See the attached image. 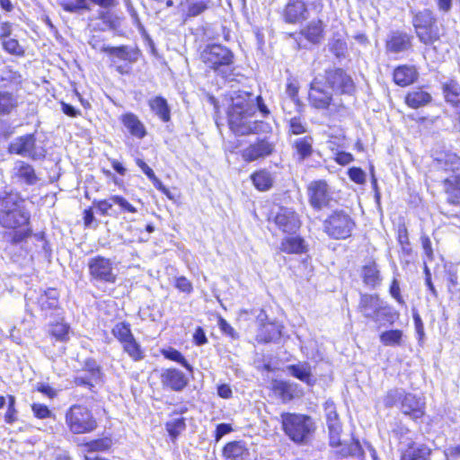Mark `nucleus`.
I'll list each match as a JSON object with an SVG mask.
<instances>
[{
    "label": "nucleus",
    "instance_id": "1",
    "mask_svg": "<svg viewBox=\"0 0 460 460\" xmlns=\"http://www.w3.org/2000/svg\"><path fill=\"white\" fill-rule=\"evenodd\" d=\"M30 213L24 207V200L16 192L0 194V226L10 232H4L2 242L16 245L25 241L31 234L28 226Z\"/></svg>",
    "mask_w": 460,
    "mask_h": 460
},
{
    "label": "nucleus",
    "instance_id": "2",
    "mask_svg": "<svg viewBox=\"0 0 460 460\" xmlns=\"http://www.w3.org/2000/svg\"><path fill=\"white\" fill-rule=\"evenodd\" d=\"M228 124L236 135L262 134L271 131V126L262 120H252L256 107L252 95L246 92H234L230 97Z\"/></svg>",
    "mask_w": 460,
    "mask_h": 460
},
{
    "label": "nucleus",
    "instance_id": "3",
    "mask_svg": "<svg viewBox=\"0 0 460 460\" xmlns=\"http://www.w3.org/2000/svg\"><path fill=\"white\" fill-rule=\"evenodd\" d=\"M358 312L375 323L385 321L393 324L399 317V313L394 310L376 294H361L358 305Z\"/></svg>",
    "mask_w": 460,
    "mask_h": 460
},
{
    "label": "nucleus",
    "instance_id": "4",
    "mask_svg": "<svg viewBox=\"0 0 460 460\" xmlns=\"http://www.w3.org/2000/svg\"><path fill=\"white\" fill-rule=\"evenodd\" d=\"M201 60L223 77L229 78L232 75L234 55L226 47L220 44L206 47L201 52Z\"/></svg>",
    "mask_w": 460,
    "mask_h": 460
},
{
    "label": "nucleus",
    "instance_id": "5",
    "mask_svg": "<svg viewBox=\"0 0 460 460\" xmlns=\"http://www.w3.org/2000/svg\"><path fill=\"white\" fill-rule=\"evenodd\" d=\"M66 424L73 434H85L97 428L92 411L83 404H74L66 412Z\"/></svg>",
    "mask_w": 460,
    "mask_h": 460
},
{
    "label": "nucleus",
    "instance_id": "6",
    "mask_svg": "<svg viewBox=\"0 0 460 460\" xmlns=\"http://www.w3.org/2000/svg\"><path fill=\"white\" fill-rule=\"evenodd\" d=\"M412 25L420 42L431 45L439 40V30L437 19L432 11L424 9L414 13Z\"/></svg>",
    "mask_w": 460,
    "mask_h": 460
},
{
    "label": "nucleus",
    "instance_id": "7",
    "mask_svg": "<svg viewBox=\"0 0 460 460\" xmlns=\"http://www.w3.org/2000/svg\"><path fill=\"white\" fill-rule=\"evenodd\" d=\"M355 226L347 212L335 210L323 221V231L333 239H346L351 235Z\"/></svg>",
    "mask_w": 460,
    "mask_h": 460
},
{
    "label": "nucleus",
    "instance_id": "8",
    "mask_svg": "<svg viewBox=\"0 0 460 460\" xmlns=\"http://www.w3.org/2000/svg\"><path fill=\"white\" fill-rule=\"evenodd\" d=\"M281 418L284 431L293 441L296 443L306 441L313 430L310 418L294 413H283Z\"/></svg>",
    "mask_w": 460,
    "mask_h": 460
},
{
    "label": "nucleus",
    "instance_id": "9",
    "mask_svg": "<svg viewBox=\"0 0 460 460\" xmlns=\"http://www.w3.org/2000/svg\"><path fill=\"white\" fill-rule=\"evenodd\" d=\"M8 153L37 161L46 156V150L38 146L34 134H26L15 137L8 146Z\"/></svg>",
    "mask_w": 460,
    "mask_h": 460
},
{
    "label": "nucleus",
    "instance_id": "10",
    "mask_svg": "<svg viewBox=\"0 0 460 460\" xmlns=\"http://www.w3.org/2000/svg\"><path fill=\"white\" fill-rule=\"evenodd\" d=\"M90 277L98 282L115 283L117 275L114 272L112 261L103 256L98 255L88 261Z\"/></svg>",
    "mask_w": 460,
    "mask_h": 460
},
{
    "label": "nucleus",
    "instance_id": "11",
    "mask_svg": "<svg viewBox=\"0 0 460 460\" xmlns=\"http://www.w3.org/2000/svg\"><path fill=\"white\" fill-rule=\"evenodd\" d=\"M327 84L322 75L315 76L310 84L308 99L316 109H327L332 101L333 92Z\"/></svg>",
    "mask_w": 460,
    "mask_h": 460
},
{
    "label": "nucleus",
    "instance_id": "12",
    "mask_svg": "<svg viewBox=\"0 0 460 460\" xmlns=\"http://www.w3.org/2000/svg\"><path fill=\"white\" fill-rule=\"evenodd\" d=\"M275 149L276 144L268 137L258 138L241 150V156L244 162L252 163L271 155Z\"/></svg>",
    "mask_w": 460,
    "mask_h": 460
},
{
    "label": "nucleus",
    "instance_id": "13",
    "mask_svg": "<svg viewBox=\"0 0 460 460\" xmlns=\"http://www.w3.org/2000/svg\"><path fill=\"white\" fill-rule=\"evenodd\" d=\"M323 76L332 92L351 93L354 91V83L351 77L341 68L327 69Z\"/></svg>",
    "mask_w": 460,
    "mask_h": 460
},
{
    "label": "nucleus",
    "instance_id": "14",
    "mask_svg": "<svg viewBox=\"0 0 460 460\" xmlns=\"http://www.w3.org/2000/svg\"><path fill=\"white\" fill-rule=\"evenodd\" d=\"M327 427L330 436V445L333 447H340L337 453L341 456H357L359 454L360 445L358 441L352 439L349 443H345L341 440V424H329Z\"/></svg>",
    "mask_w": 460,
    "mask_h": 460
},
{
    "label": "nucleus",
    "instance_id": "15",
    "mask_svg": "<svg viewBox=\"0 0 460 460\" xmlns=\"http://www.w3.org/2000/svg\"><path fill=\"white\" fill-rule=\"evenodd\" d=\"M11 177L15 183L27 186L35 185L40 180L34 167L22 160L14 163Z\"/></svg>",
    "mask_w": 460,
    "mask_h": 460
},
{
    "label": "nucleus",
    "instance_id": "16",
    "mask_svg": "<svg viewBox=\"0 0 460 460\" xmlns=\"http://www.w3.org/2000/svg\"><path fill=\"white\" fill-rule=\"evenodd\" d=\"M308 195L310 204L316 209L328 206L331 200L328 184L323 180L314 181L309 184Z\"/></svg>",
    "mask_w": 460,
    "mask_h": 460
},
{
    "label": "nucleus",
    "instance_id": "17",
    "mask_svg": "<svg viewBox=\"0 0 460 460\" xmlns=\"http://www.w3.org/2000/svg\"><path fill=\"white\" fill-rule=\"evenodd\" d=\"M274 222L284 233H295L301 225L298 215L292 208L284 207L279 208Z\"/></svg>",
    "mask_w": 460,
    "mask_h": 460
},
{
    "label": "nucleus",
    "instance_id": "18",
    "mask_svg": "<svg viewBox=\"0 0 460 460\" xmlns=\"http://www.w3.org/2000/svg\"><path fill=\"white\" fill-rule=\"evenodd\" d=\"M161 383L172 391H181L188 385V378L180 370L176 368H168L161 375Z\"/></svg>",
    "mask_w": 460,
    "mask_h": 460
},
{
    "label": "nucleus",
    "instance_id": "19",
    "mask_svg": "<svg viewBox=\"0 0 460 460\" xmlns=\"http://www.w3.org/2000/svg\"><path fill=\"white\" fill-rule=\"evenodd\" d=\"M424 402L411 394H405L401 402V411L413 420L424 415Z\"/></svg>",
    "mask_w": 460,
    "mask_h": 460
},
{
    "label": "nucleus",
    "instance_id": "20",
    "mask_svg": "<svg viewBox=\"0 0 460 460\" xmlns=\"http://www.w3.org/2000/svg\"><path fill=\"white\" fill-rule=\"evenodd\" d=\"M411 48V37L406 32L393 31L386 41V50L391 53H400Z\"/></svg>",
    "mask_w": 460,
    "mask_h": 460
},
{
    "label": "nucleus",
    "instance_id": "21",
    "mask_svg": "<svg viewBox=\"0 0 460 460\" xmlns=\"http://www.w3.org/2000/svg\"><path fill=\"white\" fill-rule=\"evenodd\" d=\"M22 82V75L8 66L0 69V90H8L17 93Z\"/></svg>",
    "mask_w": 460,
    "mask_h": 460
},
{
    "label": "nucleus",
    "instance_id": "22",
    "mask_svg": "<svg viewBox=\"0 0 460 460\" xmlns=\"http://www.w3.org/2000/svg\"><path fill=\"white\" fill-rule=\"evenodd\" d=\"M119 120L131 136L138 139L146 137V127L136 114L132 112L124 113L120 116Z\"/></svg>",
    "mask_w": 460,
    "mask_h": 460
},
{
    "label": "nucleus",
    "instance_id": "23",
    "mask_svg": "<svg viewBox=\"0 0 460 460\" xmlns=\"http://www.w3.org/2000/svg\"><path fill=\"white\" fill-rule=\"evenodd\" d=\"M117 0H74L62 4L64 10L69 13H76L80 10H90L91 4L102 8H110L116 4Z\"/></svg>",
    "mask_w": 460,
    "mask_h": 460
},
{
    "label": "nucleus",
    "instance_id": "24",
    "mask_svg": "<svg viewBox=\"0 0 460 460\" xmlns=\"http://www.w3.org/2000/svg\"><path fill=\"white\" fill-rule=\"evenodd\" d=\"M271 389L284 402L298 395L297 385L289 381L273 380Z\"/></svg>",
    "mask_w": 460,
    "mask_h": 460
},
{
    "label": "nucleus",
    "instance_id": "25",
    "mask_svg": "<svg viewBox=\"0 0 460 460\" xmlns=\"http://www.w3.org/2000/svg\"><path fill=\"white\" fill-rule=\"evenodd\" d=\"M288 374L300 381L304 382L307 385H314L316 379L312 374V367L307 362H299L298 364L288 365L287 367Z\"/></svg>",
    "mask_w": 460,
    "mask_h": 460
},
{
    "label": "nucleus",
    "instance_id": "26",
    "mask_svg": "<svg viewBox=\"0 0 460 460\" xmlns=\"http://www.w3.org/2000/svg\"><path fill=\"white\" fill-rule=\"evenodd\" d=\"M223 456L226 460H249L250 452L244 443L233 441L224 447Z\"/></svg>",
    "mask_w": 460,
    "mask_h": 460
},
{
    "label": "nucleus",
    "instance_id": "27",
    "mask_svg": "<svg viewBox=\"0 0 460 460\" xmlns=\"http://www.w3.org/2000/svg\"><path fill=\"white\" fill-rule=\"evenodd\" d=\"M418 72L413 66H399L394 71V81L397 85L407 86L416 81Z\"/></svg>",
    "mask_w": 460,
    "mask_h": 460
},
{
    "label": "nucleus",
    "instance_id": "28",
    "mask_svg": "<svg viewBox=\"0 0 460 460\" xmlns=\"http://www.w3.org/2000/svg\"><path fill=\"white\" fill-rule=\"evenodd\" d=\"M313 145L314 139L311 136L297 137L292 142V147L295 149L298 161H304L312 155Z\"/></svg>",
    "mask_w": 460,
    "mask_h": 460
},
{
    "label": "nucleus",
    "instance_id": "29",
    "mask_svg": "<svg viewBox=\"0 0 460 460\" xmlns=\"http://www.w3.org/2000/svg\"><path fill=\"white\" fill-rule=\"evenodd\" d=\"M431 450L425 445L411 443L402 451L401 460H426Z\"/></svg>",
    "mask_w": 460,
    "mask_h": 460
},
{
    "label": "nucleus",
    "instance_id": "30",
    "mask_svg": "<svg viewBox=\"0 0 460 460\" xmlns=\"http://www.w3.org/2000/svg\"><path fill=\"white\" fill-rule=\"evenodd\" d=\"M19 105V96L8 90H0V115L10 114Z\"/></svg>",
    "mask_w": 460,
    "mask_h": 460
},
{
    "label": "nucleus",
    "instance_id": "31",
    "mask_svg": "<svg viewBox=\"0 0 460 460\" xmlns=\"http://www.w3.org/2000/svg\"><path fill=\"white\" fill-rule=\"evenodd\" d=\"M208 3L209 0H181L180 5L188 17H195L208 9Z\"/></svg>",
    "mask_w": 460,
    "mask_h": 460
},
{
    "label": "nucleus",
    "instance_id": "32",
    "mask_svg": "<svg viewBox=\"0 0 460 460\" xmlns=\"http://www.w3.org/2000/svg\"><path fill=\"white\" fill-rule=\"evenodd\" d=\"M280 250L287 253H303L306 252V245L301 237L291 236L282 240Z\"/></svg>",
    "mask_w": 460,
    "mask_h": 460
},
{
    "label": "nucleus",
    "instance_id": "33",
    "mask_svg": "<svg viewBox=\"0 0 460 460\" xmlns=\"http://www.w3.org/2000/svg\"><path fill=\"white\" fill-rule=\"evenodd\" d=\"M431 95L429 93L418 89L410 92L406 95L405 102L409 107L412 109H417L431 102Z\"/></svg>",
    "mask_w": 460,
    "mask_h": 460
},
{
    "label": "nucleus",
    "instance_id": "34",
    "mask_svg": "<svg viewBox=\"0 0 460 460\" xmlns=\"http://www.w3.org/2000/svg\"><path fill=\"white\" fill-rule=\"evenodd\" d=\"M150 109L164 122L170 120L171 111L166 100L156 96L148 102Z\"/></svg>",
    "mask_w": 460,
    "mask_h": 460
},
{
    "label": "nucleus",
    "instance_id": "35",
    "mask_svg": "<svg viewBox=\"0 0 460 460\" xmlns=\"http://www.w3.org/2000/svg\"><path fill=\"white\" fill-rule=\"evenodd\" d=\"M444 188L449 195V202L458 204L460 199V172L444 181Z\"/></svg>",
    "mask_w": 460,
    "mask_h": 460
},
{
    "label": "nucleus",
    "instance_id": "36",
    "mask_svg": "<svg viewBox=\"0 0 460 460\" xmlns=\"http://www.w3.org/2000/svg\"><path fill=\"white\" fill-rule=\"evenodd\" d=\"M362 278L364 283L371 288L380 284L381 277L376 262H369L362 268Z\"/></svg>",
    "mask_w": 460,
    "mask_h": 460
},
{
    "label": "nucleus",
    "instance_id": "37",
    "mask_svg": "<svg viewBox=\"0 0 460 460\" xmlns=\"http://www.w3.org/2000/svg\"><path fill=\"white\" fill-rule=\"evenodd\" d=\"M302 34L312 43H319L323 38L322 21H313L302 31Z\"/></svg>",
    "mask_w": 460,
    "mask_h": 460
},
{
    "label": "nucleus",
    "instance_id": "38",
    "mask_svg": "<svg viewBox=\"0 0 460 460\" xmlns=\"http://www.w3.org/2000/svg\"><path fill=\"white\" fill-rule=\"evenodd\" d=\"M253 185L261 191H265L272 187L273 179L267 170H260L253 172L251 176Z\"/></svg>",
    "mask_w": 460,
    "mask_h": 460
},
{
    "label": "nucleus",
    "instance_id": "39",
    "mask_svg": "<svg viewBox=\"0 0 460 460\" xmlns=\"http://www.w3.org/2000/svg\"><path fill=\"white\" fill-rule=\"evenodd\" d=\"M442 88L446 101L453 106L458 107L460 104V100L458 99L460 95L459 84L456 81L451 80L445 83Z\"/></svg>",
    "mask_w": 460,
    "mask_h": 460
},
{
    "label": "nucleus",
    "instance_id": "40",
    "mask_svg": "<svg viewBox=\"0 0 460 460\" xmlns=\"http://www.w3.org/2000/svg\"><path fill=\"white\" fill-rule=\"evenodd\" d=\"M402 332L401 330H390L381 333L380 341L385 346H400L402 341Z\"/></svg>",
    "mask_w": 460,
    "mask_h": 460
},
{
    "label": "nucleus",
    "instance_id": "41",
    "mask_svg": "<svg viewBox=\"0 0 460 460\" xmlns=\"http://www.w3.org/2000/svg\"><path fill=\"white\" fill-rule=\"evenodd\" d=\"M69 325L65 323H56L50 325L49 333L58 341L66 342L69 339Z\"/></svg>",
    "mask_w": 460,
    "mask_h": 460
},
{
    "label": "nucleus",
    "instance_id": "42",
    "mask_svg": "<svg viewBox=\"0 0 460 460\" xmlns=\"http://www.w3.org/2000/svg\"><path fill=\"white\" fill-rule=\"evenodd\" d=\"M137 164L141 168L143 172L148 177L150 181H152L154 186L162 190L164 193L167 194L168 190L163 185L162 181L155 176L154 171L142 160L137 159Z\"/></svg>",
    "mask_w": 460,
    "mask_h": 460
},
{
    "label": "nucleus",
    "instance_id": "43",
    "mask_svg": "<svg viewBox=\"0 0 460 460\" xmlns=\"http://www.w3.org/2000/svg\"><path fill=\"white\" fill-rule=\"evenodd\" d=\"M398 241L402 247V253L405 257L406 261L409 262L412 255V250L409 241L408 231L406 227L402 226L399 228Z\"/></svg>",
    "mask_w": 460,
    "mask_h": 460
},
{
    "label": "nucleus",
    "instance_id": "44",
    "mask_svg": "<svg viewBox=\"0 0 460 460\" xmlns=\"http://www.w3.org/2000/svg\"><path fill=\"white\" fill-rule=\"evenodd\" d=\"M122 344L124 351L127 352L133 360L138 361L144 358L143 350L134 337Z\"/></svg>",
    "mask_w": 460,
    "mask_h": 460
},
{
    "label": "nucleus",
    "instance_id": "45",
    "mask_svg": "<svg viewBox=\"0 0 460 460\" xmlns=\"http://www.w3.org/2000/svg\"><path fill=\"white\" fill-rule=\"evenodd\" d=\"M438 162L446 171H455L460 167V157L454 153H446L438 158Z\"/></svg>",
    "mask_w": 460,
    "mask_h": 460
},
{
    "label": "nucleus",
    "instance_id": "46",
    "mask_svg": "<svg viewBox=\"0 0 460 460\" xmlns=\"http://www.w3.org/2000/svg\"><path fill=\"white\" fill-rule=\"evenodd\" d=\"M107 53L120 60L135 62L136 58L132 57V53L127 46L109 47Z\"/></svg>",
    "mask_w": 460,
    "mask_h": 460
},
{
    "label": "nucleus",
    "instance_id": "47",
    "mask_svg": "<svg viewBox=\"0 0 460 460\" xmlns=\"http://www.w3.org/2000/svg\"><path fill=\"white\" fill-rule=\"evenodd\" d=\"M112 334L121 342L124 343L134 336L131 333L130 326L126 323H119L112 329Z\"/></svg>",
    "mask_w": 460,
    "mask_h": 460
},
{
    "label": "nucleus",
    "instance_id": "48",
    "mask_svg": "<svg viewBox=\"0 0 460 460\" xmlns=\"http://www.w3.org/2000/svg\"><path fill=\"white\" fill-rule=\"evenodd\" d=\"M186 428L184 418H177L166 423V430L175 439Z\"/></svg>",
    "mask_w": 460,
    "mask_h": 460
},
{
    "label": "nucleus",
    "instance_id": "49",
    "mask_svg": "<svg viewBox=\"0 0 460 460\" xmlns=\"http://www.w3.org/2000/svg\"><path fill=\"white\" fill-rule=\"evenodd\" d=\"M162 354L164 356V358L178 362L189 371H192V367L187 362V360L184 358L181 353L177 349L172 348L163 349Z\"/></svg>",
    "mask_w": 460,
    "mask_h": 460
},
{
    "label": "nucleus",
    "instance_id": "50",
    "mask_svg": "<svg viewBox=\"0 0 460 460\" xmlns=\"http://www.w3.org/2000/svg\"><path fill=\"white\" fill-rule=\"evenodd\" d=\"M111 445L109 438H101L90 441L84 445L87 452L104 451L107 450Z\"/></svg>",
    "mask_w": 460,
    "mask_h": 460
},
{
    "label": "nucleus",
    "instance_id": "51",
    "mask_svg": "<svg viewBox=\"0 0 460 460\" xmlns=\"http://www.w3.org/2000/svg\"><path fill=\"white\" fill-rule=\"evenodd\" d=\"M2 41L3 48L5 51H7L10 54L21 56L23 54V49L19 44L18 40L15 39H4Z\"/></svg>",
    "mask_w": 460,
    "mask_h": 460
},
{
    "label": "nucleus",
    "instance_id": "52",
    "mask_svg": "<svg viewBox=\"0 0 460 460\" xmlns=\"http://www.w3.org/2000/svg\"><path fill=\"white\" fill-rule=\"evenodd\" d=\"M404 392L401 389L390 390L385 397L384 402L386 407H393L397 402L402 401Z\"/></svg>",
    "mask_w": 460,
    "mask_h": 460
},
{
    "label": "nucleus",
    "instance_id": "53",
    "mask_svg": "<svg viewBox=\"0 0 460 460\" xmlns=\"http://www.w3.org/2000/svg\"><path fill=\"white\" fill-rule=\"evenodd\" d=\"M289 131L294 135H300L306 132L305 123L298 117H294L289 120Z\"/></svg>",
    "mask_w": 460,
    "mask_h": 460
},
{
    "label": "nucleus",
    "instance_id": "54",
    "mask_svg": "<svg viewBox=\"0 0 460 460\" xmlns=\"http://www.w3.org/2000/svg\"><path fill=\"white\" fill-rule=\"evenodd\" d=\"M31 410L35 417L39 419L54 418L52 411L44 404L33 403L31 405Z\"/></svg>",
    "mask_w": 460,
    "mask_h": 460
},
{
    "label": "nucleus",
    "instance_id": "55",
    "mask_svg": "<svg viewBox=\"0 0 460 460\" xmlns=\"http://www.w3.org/2000/svg\"><path fill=\"white\" fill-rule=\"evenodd\" d=\"M110 200H111L112 203L119 206L120 208L124 211L130 213H136L137 211L133 205H131L125 198L121 196L114 195L110 198Z\"/></svg>",
    "mask_w": 460,
    "mask_h": 460
},
{
    "label": "nucleus",
    "instance_id": "56",
    "mask_svg": "<svg viewBox=\"0 0 460 460\" xmlns=\"http://www.w3.org/2000/svg\"><path fill=\"white\" fill-rule=\"evenodd\" d=\"M326 422L329 424H341L336 409L332 403H325Z\"/></svg>",
    "mask_w": 460,
    "mask_h": 460
},
{
    "label": "nucleus",
    "instance_id": "57",
    "mask_svg": "<svg viewBox=\"0 0 460 460\" xmlns=\"http://www.w3.org/2000/svg\"><path fill=\"white\" fill-rule=\"evenodd\" d=\"M349 177L354 182L361 184L365 182L366 174L360 168L352 167L349 170Z\"/></svg>",
    "mask_w": 460,
    "mask_h": 460
},
{
    "label": "nucleus",
    "instance_id": "58",
    "mask_svg": "<svg viewBox=\"0 0 460 460\" xmlns=\"http://www.w3.org/2000/svg\"><path fill=\"white\" fill-rule=\"evenodd\" d=\"M52 293H55L54 290L49 292L50 295V300L48 301L49 295L45 294L44 296H40V303L42 309H50L54 308L58 305V300L56 299L55 296L51 295Z\"/></svg>",
    "mask_w": 460,
    "mask_h": 460
},
{
    "label": "nucleus",
    "instance_id": "59",
    "mask_svg": "<svg viewBox=\"0 0 460 460\" xmlns=\"http://www.w3.org/2000/svg\"><path fill=\"white\" fill-rule=\"evenodd\" d=\"M421 246L424 251L425 256L429 260H433V250L431 247V242L429 236L422 235L420 237Z\"/></svg>",
    "mask_w": 460,
    "mask_h": 460
},
{
    "label": "nucleus",
    "instance_id": "60",
    "mask_svg": "<svg viewBox=\"0 0 460 460\" xmlns=\"http://www.w3.org/2000/svg\"><path fill=\"white\" fill-rule=\"evenodd\" d=\"M89 44L93 49L101 52L107 53L109 49V46H106L105 43L97 36H93L89 40Z\"/></svg>",
    "mask_w": 460,
    "mask_h": 460
},
{
    "label": "nucleus",
    "instance_id": "61",
    "mask_svg": "<svg viewBox=\"0 0 460 460\" xmlns=\"http://www.w3.org/2000/svg\"><path fill=\"white\" fill-rule=\"evenodd\" d=\"M176 288L185 293H190L192 290L190 281L185 277H180L176 279Z\"/></svg>",
    "mask_w": 460,
    "mask_h": 460
},
{
    "label": "nucleus",
    "instance_id": "62",
    "mask_svg": "<svg viewBox=\"0 0 460 460\" xmlns=\"http://www.w3.org/2000/svg\"><path fill=\"white\" fill-rule=\"evenodd\" d=\"M113 204L114 203H112V201L110 200V199L107 200L103 199V200H99L97 202H94L95 207L101 212V214L103 216L108 215V211H109V209H111L112 208Z\"/></svg>",
    "mask_w": 460,
    "mask_h": 460
},
{
    "label": "nucleus",
    "instance_id": "63",
    "mask_svg": "<svg viewBox=\"0 0 460 460\" xmlns=\"http://www.w3.org/2000/svg\"><path fill=\"white\" fill-rule=\"evenodd\" d=\"M193 340L196 345L201 346L207 343L208 340L202 328L198 327L193 334Z\"/></svg>",
    "mask_w": 460,
    "mask_h": 460
},
{
    "label": "nucleus",
    "instance_id": "64",
    "mask_svg": "<svg viewBox=\"0 0 460 460\" xmlns=\"http://www.w3.org/2000/svg\"><path fill=\"white\" fill-rule=\"evenodd\" d=\"M232 431V427L229 424L221 423L218 424L216 429V440L218 441L223 436Z\"/></svg>",
    "mask_w": 460,
    "mask_h": 460
}]
</instances>
